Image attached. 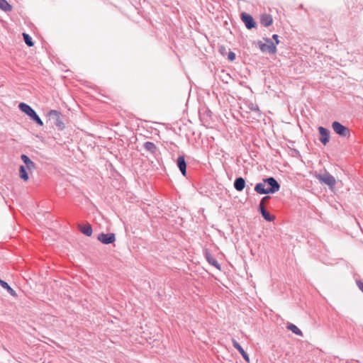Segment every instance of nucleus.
<instances>
[{
    "instance_id": "nucleus-1",
    "label": "nucleus",
    "mask_w": 363,
    "mask_h": 363,
    "mask_svg": "<svg viewBox=\"0 0 363 363\" xmlns=\"http://www.w3.org/2000/svg\"><path fill=\"white\" fill-rule=\"evenodd\" d=\"M280 189V184L272 177L263 179L262 182L257 183L255 191L259 194H274Z\"/></svg>"
},
{
    "instance_id": "nucleus-2",
    "label": "nucleus",
    "mask_w": 363,
    "mask_h": 363,
    "mask_svg": "<svg viewBox=\"0 0 363 363\" xmlns=\"http://www.w3.org/2000/svg\"><path fill=\"white\" fill-rule=\"evenodd\" d=\"M49 121L56 126V128L62 130L65 128V124L62 121V113L56 110H51L48 113Z\"/></svg>"
},
{
    "instance_id": "nucleus-3",
    "label": "nucleus",
    "mask_w": 363,
    "mask_h": 363,
    "mask_svg": "<svg viewBox=\"0 0 363 363\" xmlns=\"http://www.w3.org/2000/svg\"><path fill=\"white\" fill-rule=\"evenodd\" d=\"M266 43H259V48L263 52H268L269 54H274L277 52V48L274 43L269 38H264Z\"/></svg>"
},
{
    "instance_id": "nucleus-4",
    "label": "nucleus",
    "mask_w": 363,
    "mask_h": 363,
    "mask_svg": "<svg viewBox=\"0 0 363 363\" xmlns=\"http://www.w3.org/2000/svg\"><path fill=\"white\" fill-rule=\"evenodd\" d=\"M316 177L321 183L327 184L330 189L334 188L335 179L328 172H325L324 174H320Z\"/></svg>"
},
{
    "instance_id": "nucleus-5",
    "label": "nucleus",
    "mask_w": 363,
    "mask_h": 363,
    "mask_svg": "<svg viewBox=\"0 0 363 363\" xmlns=\"http://www.w3.org/2000/svg\"><path fill=\"white\" fill-rule=\"evenodd\" d=\"M333 130L339 135L342 137L350 136V129L337 121H334L332 123Z\"/></svg>"
},
{
    "instance_id": "nucleus-6",
    "label": "nucleus",
    "mask_w": 363,
    "mask_h": 363,
    "mask_svg": "<svg viewBox=\"0 0 363 363\" xmlns=\"http://www.w3.org/2000/svg\"><path fill=\"white\" fill-rule=\"evenodd\" d=\"M241 19L244 22L246 28L247 29H252L253 28H255L257 24L252 16L247 13H241Z\"/></svg>"
},
{
    "instance_id": "nucleus-7",
    "label": "nucleus",
    "mask_w": 363,
    "mask_h": 363,
    "mask_svg": "<svg viewBox=\"0 0 363 363\" xmlns=\"http://www.w3.org/2000/svg\"><path fill=\"white\" fill-rule=\"evenodd\" d=\"M97 239L104 244L108 245L113 243L116 240L114 233H101L98 235Z\"/></svg>"
},
{
    "instance_id": "nucleus-8",
    "label": "nucleus",
    "mask_w": 363,
    "mask_h": 363,
    "mask_svg": "<svg viewBox=\"0 0 363 363\" xmlns=\"http://www.w3.org/2000/svg\"><path fill=\"white\" fill-rule=\"evenodd\" d=\"M18 108L22 112L27 114L30 118V119H32V118L37 114L35 110L26 103H20Z\"/></svg>"
},
{
    "instance_id": "nucleus-9",
    "label": "nucleus",
    "mask_w": 363,
    "mask_h": 363,
    "mask_svg": "<svg viewBox=\"0 0 363 363\" xmlns=\"http://www.w3.org/2000/svg\"><path fill=\"white\" fill-rule=\"evenodd\" d=\"M318 131L320 135V140L324 145H325L330 140V131L322 126L318 128Z\"/></svg>"
},
{
    "instance_id": "nucleus-10",
    "label": "nucleus",
    "mask_w": 363,
    "mask_h": 363,
    "mask_svg": "<svg viewBox=\"0 0 363 363\" xmlns=\"http://www.w3.org/2000/svg\"><path fill=\"white\" fill-rule=\"evenodd\" d=\"M233 347L238 350L242 357L245 359L247 362H250V358L247 352L241 347V345L234 339L232 340Z\"/></svg>"
},
{
    "instance_id": "nucleus-11",
    "label": "nucleus",
    "mask_w": 363,
    "mask_h": 363,
    "mask_svg": "<svg viewBox=\"0 0 363 363\" xmlns=\"http://www.w3.org/2000/svg\"><path fill=\"white\" fill-rule=\"evenodd\" d=\"M21 158L26 164L25 167L28 170L31 171L36 168L35 164L26 155H21Z\"/></svg>"
},
{
    "instance_id": "nucleus-12",
    "label": "nucleus",
    "mask_w": 363,
    "mask_h": 363,
    "mask_svg": "<svg viewBox=\"0 0 363 363\" xmlns=\"http://www.w3.org/2000/svg\"><path fill=\"white\" fill-rule=\"evenodd\" d=\"M177 166L184 176L186 174V164L185 162L184 156H179L177 160Z\"/></svg>"
},
{
    "instance_id": "nucleus-13",
    "label": "nucleus",
    "mask_w": 363,
    "mask_h": 363,
    "mask_svg": "<svg viewBox=\"0 0 363 363\" xmlns=\"http://www.w3.org/2000/svg\"><path fill=\"white\" fill-rule=\"evenodd\" d=\"M273 23V19L271 15L264 13L260 16V23L264 27L271 26Z\"/></svg>"
},
{
    "instance_id": "nucleus-14",
    "label": "nucleus",
    "mask_w": 363,
    "mask_h": 363,
    "mask_svg": "<svg viewBox=\"0 0 363 363\" xmlns=\"http://www.w3.org/2000/svg\"><path fill=\"white\" fill-rule=\"evenodd\" d=\"M144 148L153 155H155L158 151L157 147L152 142H145L143 144Z\"/></svg>"
},
{
    "instance_id": "nucleus-15",
    "label": "nucleus",
    "mask_w": 363,
    "mask_h": 363,
    "mask_svg": "<svg viewBox=\"0 0 363 363\" xmlns=\"http://www.w3.org/2000/svg\"><path fill=\"white\" fill-rule=\"evenodd\" d=\"M245 186V181L242 177H238L234 182V187L238 191H242Z\"/></svg>"
},
{
    "instance_id": "nucleus-16",
    "label": "nucleus",
    "mask_w": 363,
    "mask_h": 363,
    "mask_svg": "<svg viewBox=\"0 0 363 363\" xmlns=\"http://www.w3.org/2000/svg\"><path fill=\"white\" fill-rule=\"evenodd\" d=\"M259 210L262 216V217L267 220V221H273L274 220V216H272L269 211H267L264 206H259Z\"/></svg>"
},
{
    "instance_id": "nucleus-17",
    "label": "nucleus",
    "mask_w": 363,
    "mask_h": 363,
    "mask_svg": "<svg viewBox=\"0 0 363 363\" xmlns=\"http://www.w3.org/2000/svg\"><path fill=\"white\" fill-rule=\"evenodd\" d=\"M206 257L208 261V262L214 266L216 268L220 269V265L219 264L218 262L216 260V259L211 255L208 252H206Z\"/></svg>"
},
{
    "instance_id": "nucleus-18",
    "label": "nucleus",
    "mask_w": 363,
    "mask_h": 363,
    "mask_svg": "<svg viewBox=\"0 0 363 363\" xmlns=\"http://www.w3.org/2000/svg\"><path fill=\"white\" fill-rule=\"evenodd\" d=\"M0 285L5 289L7 290L8 293L12 296H16L17 294L16 291L6 283V281L1 280L0 279Z\"/></svg>"
},
{
    "instance_id": "nucleus-19",
    "label": "nucleus",
    "mask_w": 363,
    "mask_h": 363,
    "mask_svg": "<svg viewBox=\"0 0 363 363\" xmlns=\"http://www.w3.org/2000/svg\"><path fill=\"white\" fill-rule=\"evenodd\" d=\"M286 328L297 335L303 336V333L301 330L293 323H288Z\"/></svg>"
},
{
    "instance_id": "nucleus-20",
    "label": "nucleus",
    "mask_w": 363,
    "mask_h": 363,
    "mask_svg": "<svg viewBox=\"0 0 363 363\" xmlns=\"http://www.w3.org/2000/svg\"><path fill=\"white\" fill-rule=\"evenodd\" d=\"M0 9L4 11H11L12 6L6 0H0Z\"/></svg>"
},
{
    "instance_id": "nucleus-21",
    "label": "nucleus",
    "mask_w": 363,
    "mask_h": 363,
    "mask_svg": "<svg viewBox=\"0 0 363 363\" xmlns=\"http://www.w3.org/2000/svg\"><path fill=\"white\" fill-rule=\"evenodd\" d=\"M80 231L86 236H91L92 234V228L91 225L87 224L84 226H80Z\"/></svg>"
},
{
    "instance_id": "nucleus-22",
    "label": "nucleus",
    "mask_w": 363,
    "mask_h": 363,
    "mask_svg": "<svg viewBox=\"0 0 363 363\" xmlns=\"http://www.w3.org/2000/svg\"><path fill=\"white\" fill-rule=\"evenodd\" d=\"M19 176L24 181H27L29 179L26 167L23 165H21L19 167Z\"/></svg>"
},
{
    "instance_id": "nucleus-23",
    "label": "nucleus",
    "mask_w": 363,
    "mask_h": 363,
    "mask_svg": "<svg viewBox=\"0 0 363 363\" xmlns=\"http://www.w3.org/2000/svg\"><path fill=\"white\" fill-rule=\"evenodd\" d=\"M23 37L24 42L28 47H32L34 43L33 42L32 38L28 34L23 33Z\"/></svg>"
},
{
    "instance_id": "nucleus-24",
    "label": "nucleus",
    "mask_w": 363,
    "mask_h": 363,
    "mask_svg": "<svg viewBox=\"0 0 363 363\" xmlns=\"http://www.w3.org/2000/svg\"><path fill=\"white\" fill-rule=\"evenodd\" d=\"M33 121H35L38 125H40V126H43V121L40 119V118L38 116V114H36L34 117L32 118V119Z\"/></svg>"
},
{
    "instance_id": "nucleus-25",
    "label": "nucleus",
    "mask_w": 363,
    "mask_h": 363,
    "mask_svg": "<svg viewBox=\"0 0 363 363\" xmlns=\"http://www.w3.org/2000/svg\"><path fill=\"white\" fill-rule=\"evenodd\" d=\"M270 196H264L261 201H260V203L259 204V206H264V204L270 199Z\"/></svg>"
},
{
    "instance_id": "nucleus-26",
    "label": "nucleus",
    "mask_w": 363,
    "mask_h": 363,
    "mask_svg": "<svg viewBox=\"0 0 363 363\" xmlns=\"http://www.w3.org/2000/svg\"><path fill=\"white\" fill-rule=\"evenodd\" d=\"M228 58L230 61H233L235 59V54L233 52H229Z\"/></svg>"
},
{
    "instance_id": "nucleus-27",
    "label": "nucleus",
    "mask_w": 363,
    "mask_h": 363,
    "mask_svg": "<svg viewBox=\"0 0 363 363\" xmlns=\"http://www.w3.org/2000/svg\"><path fill=\"white\" fill-rule=\"evenodd\" d=\"M357 285L359 289L363 293V282L360 280L357 281Z\"/></svg>"
},
{
    "instance_id": "nucleus-28",
    "label": "nucleus",
    "mask_w": 363,
    "mask_h": 363,
    "mask_svg": "<svg viewBox=\"0 0 363 363\" xmlns=\"http://www.w3.org/2000/svg\"><path fill=\"white\" fill-rule=\"evenodd\" d=\"M272 38L274 40L276 44H279V35H278L274 34L272 35Z\"/></svg>"
},
{
    "instance_id": "nucleus-29",
    "label": "nucleus",
    "mask_w": 363,
    "mask_h": 363,
    "mask_svg": "<svg viewBox=\"0 0 363 363\" xmlns=\"http://www.w3.org/2000/svg\"><path fill=\"white\" fill-rule=\"evenodd\" d=\"M254 110L255 111H259L257 106L256 107V109H254Z\"/></svg>"
}]
</instances>
